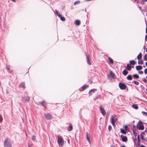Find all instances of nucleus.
Masks as SVG:
<instances>
[{"instance_id": "f257e3e1", "label": "nucleus", "mask_w": 147, "mask_h": 147, "mask_svg": "<svg viewBox=\"0 0 147 147\" xmlns=\"http://www.w3.org/2000/svg\"><path fill=\"white\" fill-rule=\"evenodd\" d=\"M4 147H12V142L11 139L8 137L6 138L4 142Z\"/></svg>"}, {"instance_id": "f03ea898", "label": "nucleus", "mask_w": 147, "mask_h": 147, "mask_svg": "<svg viewBox=\"0 0 147 147\" xmlns=\"http://www.w3.org/2000/svg\"><path fill=\"white\" fill-rule=\"evenodd\" d=\"M57 142L60 147H62L64 144V141L63 138L61 136H57Z\"/></svg>"}, {"instance_id": "7ed1b4c3", "label": "nucleus", "mask_w": 147, "mask_h": 147, "mask_svg": "<svg viewBox=\"0 0 147 147\" xmlns=\"http://www.w3.org/2000/svg\"><path fill=\"white\" fill-rule=\"evenodd\" d=\"M117 119L116 115H114L111 116L110 121L111 123L113 126H115V123L116 122Z\"/></svg>"}, {"instance_id": "20e7f679", "label": "nucleus", "mask_w": 147, "mask_h": 147, "mask_svg": "<svg viewBox=\"0 0 147 147\" xmlns=\"http://www.w3.org/2000/svg\"><path fill=\"white\" fill-rule=\"evenodd\" d=\"M137 127L139 130H143L144 129V126L142 121H139L137 125Z\"/></svg>"}, {"instance_id": "39448f33", "label": "nucleus", "mask_w": 147, "mask_h": 147, "mask_svg": "<svg viewBox=\"0 0 147 147\" xmlns=\"http://www.w3.org/2000/svg\"><path fill=\"white\" fill-rule=\"evenodd\" d=\"M119 86L121 90H125L127 88L126 85L121 82H120L119 83Z\"/></svg>"}, {"instance_id": "423d86ee", "label": "nucleus", "mask_w": 147, "mask_h": 147, "mask_svg": "<svg viewBox=\"0 0 147 147\" xmlns=\"http://www.w3.org/2000/svg\"><path fill=\"white\" fill-rule=\"evenodd\" d=\"M45 116L47 120H51L52 118V114L49 113H45Z\"/></svg>"}, {"instance_id": "0eeeda50", "label": "nucleus", "mask_w": 147, "mask_h": 147, "mask_svg": "<svg viewBox=\"0 0 147 147\" xmlns=\"http://www.w3.org/2000/svg\"><path fill=\"white\" fill-rule=\"evenodd\" d=\"M100 112H101L102 115L104 116L106 114V113L104 110V109L101 107H100Z\"/></svg>"}, {"instance_id": "6e6552de", "label": "nucleus", "mask_w": 147, "mask_h": 147, "mask_svg": "<svg viewBox=\"0 0 147 147\" xmlns=\"http://www.w3.org/2000/svg\"><path fill=\"white\" fill-rule=\"evenodd\" d=\"M89 85H86V84L83 85L81 89H80V91H83L87 87H88Z\"/></svg>"}, {"instance_id": "1a4fd4ad", "label": "nucleus", "mask_w": 147, "mask_h": 147, "mask_svg": "<svg viewBox=\"0 0 147 147\" xmlns=\"http://www.w3.org/2000/svg\"><path fill=\"white\" fill-rule=\"evenodd\" d=\"M97 89H93L90 90L89 92V96L92 95L93 93H94L95 91H96Z\"/></svg>"}, {"instance_id": "9d476101", "label": "nucleus", "mask_w": 147, "mask_h": 147, "mask_svg": "<svg viewBox=\"0 0 147 147\" xmlns=\"http://www.w3.org/2000/svg\"><path fill=\"white\" fill-rule=\"evenodd\" d=\"M121 140L123 142H126L127 141V138L126 136L121 135Z\"/></svg>"}, {"instance_id": "9b49d317", "label": "nucleus", "mask_w": 147, "mask_h": 147, "mask_svg": "<svg viewBox=\"0 0 147 147\" xmlns=\"http://www.w3.org/2000/svg\"><path fill=\"white\" fill-rule=\"evenodd\" d=\"M86 56L87 58V62L88 63L89 65H90L91 64V63L90 62V58L89 57V55H86Z\"/></svg>"}, {"instance_id": "f8f14e48", "label": "nucleus", "mask_w": 147, "mask_h": 147, "mask_svg": "<svg viewBox=\"0 0 147 147\" xmlns=\"http://www.w3.org/2000/svg\"><path fill=\"white\" fill-rule=\"evenodd\" d=\"M131 69V67L130 65L129 64H127V66L126 67V69L128 71H130Z\"/></svg>"}, {"instance_id": "ddd939ff", "label": "nucleus", "mask_w": 147, "mask_h": 147, "mask_svg": "<svg viewBox=\"0 0 147 147\" xmlns=\"http://www.w3.org/2000/svg\"><path fill=\"white\" fill-rule=\"evenodd\" d=\"M129 62V65H134L136 63V62H135L134 60L130 61Z\"/></svg>"}, {"instance_id": "4468645a", "label": "nucleus", "mask_w": 147, "mask_h": 147, "mask_svg": "<svg viewBox=\"0 0 147 147\" xmlns=\"http://www.w3.org/2000/svg\"><path fill=\"white\" fill-rule=\"evenodd\" d=\"M90 136V135L88 134V132H87L86 133V139L87 140H88L89 143H90V141L89 138Z\"/></svg>"}, {"instance_id": "2eb2a0df", "label": "nucleus", "mask_w": 147, "mask_h": 147, "mask_svg": "<svg viewBox=\"0 0 147 147\" xmlns=\"http://www.w3.org/2000/svg\"><path fill=\"white\" fill-rule=\"evenodd\" d=\"M75 24L77 26H79L80 24V22L79 20H76L75 21Z\"/></svg>"}, {"instance_id": "dca6fc26", "label": "nucleus", "mask_w": 147, "mask_h": 147, "mask_svg": "<svg viewBox=\"0 0 147 147\" xmlns=\"http://www.w3.org/2000/svg\"><path fill=\"white\" fill-rule=\"evenodd\" d=\"M142 53H140L137 56V59L139 60H140L142 58Z\"/></svg>"}, {"instance_id": "f3484780", "label": "nucleus", "mask_w": 147, "mask_h": 147, "mask_svg": "<svg viewBox=\"0 0 147 147\" xmlns=\"http://www.w3.org/2000/svg\"><path fill=\"white\" fill-rule=\"evenodd\" d=\"M142 67L141 65H138L136 67V69L137 71H139L142 69Z\"/></svg>"}, {"instance_id": "a211bd4d", "label": "nucleus", "mask_w": 147, "mask_h": 147, "mask_svg": "<svg viewBox=\"0 0 147 147\" xmlns=\"http://www.w3.org/2000/svg\"><path fill=\"white\" fill-rule=\"evenodd\" d=\"M132 107L136 109H137L138 108V107L137 104H133L132 105Z\"/></svg>"}, {"instance_id": "6ab92c4d", "label": "nucleus", "mask_w": 147, "mask_h": 147, "mask_svg": "<svg viewBox=\"0 0 147 147\" xmlns=\"http://www.w3.org/2000/svg\"><path fill=\"white\" fill-rule=\"evenodd\" d=\"M128 73V72L126 70H124L123 71V74L125 76H126Z\"/></svg>"}, {"instance_id": "aec40b11", "label": "nucleus", "mask_w": 147, "mask_h": 147, "mask_svg": "<svg viewBox=\"0 0 147 147\" xmlns=\"http://www.w3.org/2000/svg\"><path fill=\"white\" fill-rule=\"evenodd\" d=\"M73 129V126L72 125H70L68 127V128L67 129V130L68 131H70L72 130Z\"/></svg>"}, {"instance_id": "412c9836", "label": "nucleus", "mask_w": 147, "mask_h": 147, "mask_svg": "<svg viewBox=\"0 0 147 147\" xmlns=\"http://www.w3.org/2000/svg\"><path fill=\"white\" fill-rule=\"evenodd\" d=\"M127 79L129 80H132V76L131 75H129L127 76Z\"/></svg>"}, {"instance_id": "4be33fe9", "label": "nucleus", "mask_w": 147, "mask_h": 147, "mask_svg": "<svg viewBox=\"0 0 147 147\" xmlns=\"http://www.w3.org/2000/svg\"><path fill=\"white\" fill-rule=\"evenodd\" d=\"M109 60L110 61V63L111 64H113V60L110 57L108 58Z\"/></svg>"}, {"instance_id": "5701e85b", "label": "nucleus", "mask_w": 147, "mask_h": 147, "mask_svg": "<svg viewBox=\"0 0 147 147\" xmlns=\"http://www.w3.org/2000/svg\"><path fill=\"white\" fill-rule=\"evenodd\" d=\"M121 132L123 134H126V131L124 129H121Z\"/></svg>"}, {"instance_id": "b1692460", "label": "nucleus", "mask_w": 147, "mask_h": 147, "mask_svg": "<svg viewBox=\"0 0 147 147\" xmlns=\"http://www.w3.org/2000/svg\"><path fill=\"white\" fill-rule=\"evenodd\" d=\"M134 2H136L137 3H141V4H144L142 2L140 1H139V0H134Z\"/></svg>"}, {"instance_id": "393cba45", "label": "nucleus", "mask_w": 147, "mask_h": 147, "mask_svg": "<svg viewBox=\"0 0 147 147\" xmlns=\"http://www.w3.org/2000/svg\"><path fill=\"white\" fill-rule=\"evenodd\" d=\"M45 103V100H43V101H42V102H39V103L40 104L42 105L43 106H44V104Z\"/></svg>"}, {"instance_id": "a878e982", "label": "nucleus", "mask_w": 147, "mask_h": 147, "mask_svg": "<svg viewBox=\"0 0 147 147\" xmlns=\"http://www.w3.org/2000/svg\"><path fill=\"white\" fill-rule=\"evenodd\" d=\"M133 76L137 79L138 78H139V76L137 74H134L133 75Z\"/></svg>"}, {"instance_id": "bb28decb", "label": "nucleus", "mask_w": 147, "mask_h": 147, "mask_svg": "<svg viewBox=\"0 0 147 147\" xmlns=\"http://www.w3.org/2000/svg\"><path fill=\"white\" fill-rule=\"evenodd\" d=\"M59 18H60V19L63 21H65V18L63 17H62L61 16V17H59Z\"/></svg>"}, {"instance_id": "cd10ccee", "label": "nucleus", "mask_w": 147, "mask_h": 147, "mask_svg": "<svg viewBox=\"0 0 147 147\" xmlns=\"http://www.w3.org/2000/svg\"><path fill=\"white\" fill-rule=\"evenodd\" d=\"M110 75L112 78H113L115 76L114 74L111 71H110Z\"/></svg>"}, {"instance_id": "c85d7f7f", "label": "nucleus", "mask_w": 147, "mask_h": 147, "mask_svg": "<svg viewBox=\"0 0 147 147\" xmlns=\"http://www.w3.org/2000/svg\"><path fill=\"white\" fill-rule=\"evenodd\" d=\"M56 13L57 14V15L59 17H61V15L57 11L56 12Z\"/></svg>"}, {"instance_id": "c756f323", "label": "nucleus", "mask_w": 147, "mask_h": 147, "mask_svg": "<svg viewBox=\"0 0 147 147\" xmlns=\"http://www.w3.org/2000/svg\"><path fill=\"white\" fill-rule=\"evenodd\" d=\"M80 3V2L79 1H76L74 2V5H76L78 4H79Z\"/></svg>"}, {"instance_id": "7c9ffc66", "label": "nucleus", "mask_w": 147, "mask_h": 147, "mask_svg": "<svg viewBox=\"0 0 147 147\" xmlns=\"http://www.w3.org/2000/svg\"><path fill=\"white\" fill-rule=\"evenodd\" d=\"M143 60H142L140 61H138V63L139 64H142L143 63Z\"/></svg>"}, {"instance_id": "2f4dec72", "label": "nucleus", "mask_w": 147, "mask_h": 147, "mask_svg": "<svg viewBox=\"0 0 147 147\" xmlns=\"http://www.w3.org/2000/svg\"><path fill=\"white\" fill-rule=\"evenodd\" d=\"M144 60L145 61H147V54H146L144 55Z\"/></svg>"}, {"instance_id": "473e14b6", "label": "nucleus", "mask_w": 147, "mask_h": 147, "mask_svg": "<svg viewBox=\"0 0 147 147\" xmlns=\"http://www.w3.org/2000/svg\"><path fill=\"white\" fill-rule=\"evenodd\" d=\"M101 97L99 95L98 96H96L95 97V98L94 99V100H95L96 99H97L98 98H100Z\"/></svg>"}, {"instance_id": "72a5a7b5", "label": "nucleus", "mask_w": 147, "mask_h": 147, "mask_svg": "<svg viewBox=\"0 0 147 147\" xmlns=\"http://www.w3.org/2000/svg\"><path fill=\"white\" fill-rule=\"evenodd\" d=\"M32 139L34 141L36 140V137L34 136L33 135L32 136Z\"/></svg>"}, {"instance_id": "f704fd0d", "label": "nucleus", "mask_w": 147, "mask_h": 147, "mask_svg": "<svg viewBox=\"0 0 147 147\" xmlns=\"http://www.w3.org/2000/svg\"><path fill=\"white\" fill-rule=\"evenodd\" d=\"M134 84L137 85H138L139 84V82H137L136 81H134Z\"/></svg>"}, {"instance_id": "c9c22d12", "label": "nucleus", "mask_w": 147, "mask_h": 147, "mask_svg": "<svg viewBox=\"0 0 147 147\" xmlns=\"http://www.w3.org/2000/svg\"><path fill=\"white\" fill-rule=\"evenodd\" d=\"M112 127L111 125H109L108 126V130L109 131H110L112 129Z\"/></svg>"}, {"instance_id": "e433bc0d", "label": "nucleus", "mask_w": 147, "mask_h": 147, "mask_svg": "<svg viewBox=\"0 0 147 147\" xmlns=\"http://www.w3.org/2000/svg\"><path fill=\"white\" fill-rule=\"evenodd\" d=\"M136 146L138 147L139 146H140V141H138L137 144H136Z\"/></svg>"}, {"instance_id": "4c0bfd02", "label": "nucleus", "mask_w": 147, "mask_h": 147, "mask_svg": "<svg viewBox=\"0 0 147 147\" xmlns=\"http://www.w3.org/2000/svg\"><path fill=\"white\" fill-rule=\"evenodd\" d=\"M142 113L144 115H145L146 116H147V113L146 112L143 111Z\"/></svg>"}, {"instance_id": "58836bf2", "label": "nucleus", "mask_w": 147, "mask_h": 147, "mask_svg": "<svg viewBox=\"0 0 147 147\" xmlns=\"http://www.w3.org/2000/svg\"><path fill=\"white\" fill-rule=\"evenodd\" d=\"M3 118L1 117V115H0V122H2L3 120Z\"/></svg>"}, {"instance_id": "ea45409f", "label": "nucleus", "mask_w": 147, "mask_h": 147, "mask_svg": "<svg viewBox=\"0 0 147 147\" xmlns=\"http://www.w3.org/2000/svg\"><path fill=\"white\" fill-rule=\"evenodd\" d=\"M144 73L145 74H147V68L144 70Z\"/></svg>"}, {"instance_id": "a19ab883", "label": "nucleus", "mask_w": 147, "mask_h": 147, "mask_svg": "<svg viewBox=\"0 0 147 147\" xmlns=\"http://www.w3.org/2000/svg\"><path fill=\"white\" fill-rule=\"evenodd\" d=\"M125 130H127V129L128 127L127 125H125L124 127Z\"/></svg>"}, {"instance_id": "79ce46f5", "label": "nucleus", "mask_w": 147, "mask_h": 147, "mask_svg": "<svg viewBox=\"0 0 147 147\" xmlns=\"http://www.w3.org/2000/svg\"><path fill=\"white\" fill-rule=\"evenodd\" d=\"M141 139L142 140H145V139L144 137V136L142 135H141Z\"/></svg>"}, {"instance_id": "37998d69", "label": "nucleus", "mask_w": 147, "mask_h": 147, "mask_svg": "<svg viewBox=\"0 0 147 147\" xmlns=\"http://www.w3.org/2000/svg\"><path fill=\"white\" fill-rule=\"evenodd\" d=\"M139 73L140 74H142L143 73V71H139Z\"/></svg>"}, {"instance_id": "c03bdc74", "label": "nucleus", "mask_w": 147, "mask_h": 147, "mask_svg": "<svg viewBox=\"0 0 147 147\" xmlns=\"http://www.w3.org/2000/svg\"><path fill=\"white\" fill-rule=\"evenodd\" d=\"M143 81L145 82H146L147 81V80L145 78L143 79Z\"/></svg>"}, {"instance_id": "a18cd8bd", "label": "nucleus", "mask_w": 147, "mask_h": 147, "mask_svg": "<svg viewBox=\"0 0 147 147\" xmlns=\"http://www.w3.org/2000/svg\"><path fill=\"white\" fill-rule=\"evenodd\" d=\"M147 35H146V36H145V40L147 41Z\"/></svg>"}, {"instance_id": "49530a36", "label": "nucleus", "mask_w": 147, "mask_h": 147, "mask_svg": "<svg viewBox=\"0 0 147 147\" xmlns=\"http://www.w3.org/2000/svg\"><path fill=\"white\" fill-rule=\"evenodd\" d=\"M138 141H140V140L139 139V135H138Z\"/></svg>"}, {"instance_id": "de8ad7c7", "label": "nucleus", "mask_w": 147, "mask_h": 147, "mask_svg": "<svg viewBox=\"0 0 147 147\" xmlns=\"http://www.w3.org/2000/svg\"><path fill=\"white\" fill-rule=\"evenodd\" d=\"M145 23L146 24V27H147V22L146 20V19L145 20Z\"/></svg>"}, {"instance_id": "09e8293b", "label": "nucleus", "mask_w": 147, "mask_h": 147, "mask_svg": "<svg viewBox=\"0 0 147 147\" xmlns=\"http://www.w3.org/2000/svg\"><path fill=\"white\" fill-rule=\"evenodd\" d=\"M142 1H143L142 2L143 3L145 1V2H147V0H142Z\"/></svg>"}, {"instance_id": "8fccbe9b", "label": "nucleus", "mask_w": 147, "mask_h": 147, "mask_svg": "<svg viewBox=\"0 0 147 147\" xmlns=\"http://www.w3.org/2000/svg\"><path fill=\"white\" fill-rule=\"evenodd\" d=\"M45 109L47 107L46 105H44V106H43Z\"/></svg>"}, {"instance_id": "3c124183", "label": "nucleus", "mask_w": 147, "mask_h": 147, "mask_svg": "<svg viewBox=\"0 0 147 147\" xmlns=\"http://www.w3.org/2000/svg\"><path fill=\"white\" fill-rule=\"evenodd\" d=\"M146 33H147V27H146Z\"/></svg>"}, {"instance_id": "603ef678", "label": "nucleus", "mask_w": 147, "mask_h": 147, "mask_svg": "<svg viewBox=\"0 0 147 147\" xmlns=\"http://www.w3.org/2000/svg\"><path fill=\"white\" fill-rule=\"evenodd\" d=\"M140 147H145L144 146L142 145H141Z\"/></svg>"}, {"instance_id": "864d4df0", "label": "nucleus", "mask_w": 147, "mask_h": 147, "mask_svg": "<svg viewBox=\"0 0 147 147\" xmlns=\"http://www.w3.org/2000/svg\"><path fill=\"white\" fill-rule=\"evenodd\" d=\"M11 0L14 2H16V0Z\"/></svg>"}, {"instance_id": "5fc2aeb1", "label": "nucleus", "mask_w": 147, "mask_h": 147, "mask_svg": "<svg viewBox=\"0 0 147 147\" xmlns=\"http://www.w3.org/2000/svg\"><path fill=\"white\" fill-rule=\"evenodd\" d=\"M143 48H144V49L145 50V49H146V46H145V45H144V46Z\"/></svg>"}, {"instance_id": "6e6d98bb", "label": "nucleus", "mask_w": 147, "mask_h": 147, "mask_svg": "<svg viewBox=\"0 0 147 147\" xmlns=\"http://www.w3.org/2000/svg\"><path fill=\"white\" fill-rule=\"evenodd\" d=\"M145 65H146V66H147V62H146Z\"/></svg>"}, {"instance_id": "4d7b16f0", "label": "nucleus", "mask_w": 147, "mask_h": 147, "mask_svg": "<svg viewBox=\"0 0 147 147\" xmlns=\"http://www.w3.org/2000/svg\"><path fill=\"white\" fill-rule=\"evenodd\" d=\"M137 134H134V135L135 136H136Z\"/></svg>"}, {"instance_id": "13d9d810", "label": "nucleus", "mask_w": 147, "mask_h": 147, "mask_svg": "<svg viewBox=\"0 0 147 147\" xmlns=\"http://www.w3.org/2000/svg\"><path fill=\"white\" fill-rule=\"evenodd\" d=\"M121 147H126L125 146H124V145H123V146H122Z\"/></svg>"}, {"instance_id": "bf43d9fd", "label": "nucleus", "mask_w": 147, "mask_h": 147, "mask_svg": "<svg viewBox=\"0 0 147 147\" xmlns=\"http://www.w3.org/2000/svg\"><path fill=\"white\" fill-rule=\"evenodd\" d=\"M146 52H147V48H146Z\"/></svg>"}, {"instance_id": "052dcab7", "label": "nucleus", "mask_w": 147, "mask_h": 147, "mask_svg": "<svg viewBox=\"0 0 147 147\" xmlns=\"http://www.w3.org/2000/svg\"><path fill=\"white\" fill-rule=\"evenodd\" d=\"M139 7V8H140V9H141V7Z\"/></svg>"}, {"instance_id": "680f3d73", "label": "nucleus", "mask_w": 147, "mask_h": 147, "mask_svg": "<svg viewBox=\"0 0 147 147\" xmlns=\"http://www.w3.org/2000/svg\"><path fill=\"white\" fill-rule=\"evenodd\" d=\"M7 69L8 70V71H9V68H7Z\"/></svg>"}, {"instance_id": "e2e57ef3", "label": "nucleus", "mask_w": 147, "mask_h": 147, "mask_svg": "<svg viewBox=\"0 0 147 147\" xmlns=\"http://www.w3.org/2000/svg\"><path fill=\"white\" fill-rule=\"evenodd\" d=\"M131 68H134V67L133 66H131Z\"/></svg>"}, {"instance_id": "0e129e2a", "label": "nucleus", "mask_w": 147, "mask_h": 147, "mask_svg": "<svg viewBox=\"0 0 147 147\" xmlns=\"http://www.w3.org/2000/svg\"><path fill=\"white\" fill-rule=\"evenodd\" d=\"M1 86V82H0V86Z\"/></svg>"}, {"instance_id": "69168bd1", "label": "nucleus", "mask_w": 147, "mask_h": 147, "mask_svg": "<svg viewBox=\"0 0 147 147\" xmlns=\"http://www.w3.org/2000/svg\"><path fill=\"white\" fill-rule=\"evenodd\" d=\"M146 78H147V76L146 77Z\"/></svg>"}, {"instance_id": "338daca9", "label": "nucleus", "mask_w": 147, "mask_h": 147, "mask_svg": "<svg viewBox=\"0 0 147 147\" xmlns=\"http://www.w3.org/2000/svg\"><path fill=\"white\" fill-rule=\"evenodd\" d=\"M146 91H147V89L146 90Z\"/></svg>"}]
</instances>
